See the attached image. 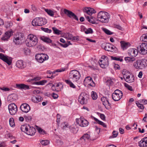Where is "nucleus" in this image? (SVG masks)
<instances>
[{"mask_svg": "<svg viewBox=\"0 0 147 147\" xmlns=\"http://www.w3.org/2000/svg\"><path fill=\"white\" fill-rule=\"evenodd\" d=\"M110 18V14L107 12L103 11H100L97 14L98 20L103 23H107Z\"/></svg>", "mask_w": 147, "mask_h": 147, "instance_id": "1", "label": "nucleus"}, {"mask_svg": "<svg viewBox=\"0 0 147 147\" xmlns=\"http://www.w3.org/2000/svg\"><path fill=\"white\" fill-rule=\"evenodd\" d=\"M133 66L136 69H142L147 66V61L145 59H138L134 62Z\"/></svg>", "mask_w": 147, "mask_h": 147, "instance_id": "2", "label": "nucleus"}, {"mask_svg": "<svg viewBox=\"0 0 147 147\" xmlns=\"http://www.w3.org/2000/svg\"><path fill=\"white\" fill-rule=\"evenodd\" d=\"M38 38L37 36L32 34L28 36L27 40L26 41V44L28 47H32L35 46L38 43Z\"/></svg>", "mask_w": 147, "mask_h": 147, "instance_id": "3", "label": "nucleus"}, {"mask_svg": "<svg viewBox=\"0 0 147 147\" xmlns=\"http://www.w3.org/2000/svg\"><path fill=\"white\" fill-rule=\"evenodd\" d=\"M47 23V20L45 18H36L32 21V24L33 26H42Z\"/></svg>", "mask_w": 147, "mask_h": 147, "instance_id": "4", "label": "nucleus"}, {"mask_svg": "<svg viewBox=\"0 0 147 147\" xmlns=\"http://www.w3.org/2000/svg\"><path fill=\"white\" fill-rule=\"evenodd\" d=\"M89 95L85 92H82L79 96L78 100L82 105L86 104L89 99Z\"/></svg>", "mask_w": 147, "mask_h": 147, "instance_id": "5", "label": "nucleus"}, {"mask_svg": "<svg viewBox=\"0 0 147 147\" xmlns=\"http://www.w3.org/2000/svg\"><path fill=\"white\" fill-rule=\"evenodd\" d=\"M98 63L101 67L103 68H106L109 65L108 57L105 56H102L101 59L99 60Z\"/></svg>", "mask_w": 147, "mask_h": 147, "instance_id": "6", "label": "nucleus"}, {"mask_svg": "<svg viewBox=\"0 0 147 147\" xmlns=\"http://www.w3.org/2000/svg\"><path fill=\"white\" fill-rule=\"evenodd\" d=\"M123 95L122 92L118 89H117L112 94V97L114 101H118L122 98Z\"/></svg>", "mask_w": 147, "mask_h": 147, "instance_id": "7", "label": "nucleus"}, {"mask_svg": "<svg viewBox=\"0 0 147 147\" xmlns=\"http://www.w3.org/2000/svg\"><path fill=\"white\" fill-rule=\"evenodd\" d=\"M35 58L38 62L42 63L44 61L48 59L49 56L45 54H38L36 55Z\"/></svg>", "mask_w": 147, "mask_h": 147, "instance_id": "8", "label": "nucleus"}, {"mask_svg": "<svg viewBox=\"0 0 147 147\" xmlns=\"http://www.w3.org/2000/svg\"><path fill=\"white\" fill-rule=\"evenodd\" d=\"M139 52L142 55L147 53V43H143L141 45L137 47Z\"/></svg>", "mask_w": 147, "mask_h": 147, "instance_id": "9", "label": "nucleus"}, {"mask_svg": "<svg viewBox=\"0 0 147 147\" xmlns=\"http://www.w3.org/2000/svg\"><path fill=\"white\" fill-rule=\"evenodd\" d=\"M8 110L10 114L11 115H15L18 110L17 107L14 103H11L8 105Z\"/></svg>", "mask_w": 147, "mask_h": 147, "instance_id": "10", "label": "nucleus"}, {"mask_svg": "<svg viewBox=\"0 0 147 147\" xmlns=\"http://www.w3.org/2000/svg\"><path fill=\"white\" fill-rule=\"evenodd\" d=\"M20 109L23 112L25 113H28L30 110V106L26 103L22 104L20 107Z\"/></svg>", "mask_w": 147, "mask_h": 147, "instance_id": "11", "label": "nucleus"}, {"mask_svg": "<svg viewBox=\"0 0 147 147\" xmlns=\"http://www.w3.org/2000/svg\"><path fill=\"white\" fill-rule=\"evenodd\" d=\"M104 49L106 51L112 52H115L116 51L115 49H117L115 46L109 43L106 44Z\"/></svg>", "mask_w": 147, "mask_h": 147, "instance_id": "12", "label": "nucleus"}, {"mask_svg": "<svg viewBox=\"0 0 147 147\" xmlns=\"http://www.w3.org/2000/svg\"><path fill=\"white\" fill-rule=\"evenodd\" d=\"M16 88L18 89L25 90L30 89L29 86L24 84H16Z\"/></svg>", "mask_w": 147, "mask_h": 147, "instance_id": "13", "label": "nucleus"}, {"mask_svg": "<svg viewBox=\"0 0 147 147\" xmlns=\"http://www.w3.org/2000/svg\"><path fill=\"white\" fill-rule=\"evenodd\" d=\"M83 12L91 16L92 13H96V11L93 8L90 7H86L83 9Z\"/></svg>", "mask_w": 147, "mask_h": 147, "instance_id": "14", "label": "nucleus"}, {"mask_svg": "<svg viewBox=\"0 0 147 147\" xmlns=\"http://www.w3.org/2000/svg\"><path fill=\"white\" fill-rule=\"evenodd\" d=\"M139 146L140 147H146L147 146V137L142 138L139 142Z\"/></svg>", "mask_w": 147, "mask_h": 147, "instance_id": "15", "label": "nucleus"}, {"mask_svg": "<svg viewBox=\"0 0 147 147\" xmlns=\"http://www.w3.org/2000/svg\"><path fill=\"white\" fill-rule=\"evenodd\" d=\"M22 36L20 35L18 36H16L14 37L13 39V42L16 44L18 45L21 43L22 40Z\"/></svg>", "mask_w": 147, "mask_h": 147, "instance_id": "16", "label": "nucleus"}, {"mask_svg": "<svg viewBox=\"0 0 147 147\" xmlns=\"http://www.w3.org/2000/svg\"><path fill=\"white\" fill-rule=\"evenodd\" d=\"M36 130L33 127L29 125L28 129L27 130L26 134L28 135L32 136L34 134Z\"/></svg>", "mask_w": 147, "mask_h": 147, "instance_id": "17", "label": "nucleus"}, {"mask_svg": "<svg viewBox=\"0 0 147 147\" xmlns=\"http://www.w3.org/2000/svg\"><path fill=\"white\" fill-rule=\"evenodd\" d=\"M12 34L13 32L12 31L6 32L4 35L1 38L2 40L4 41L7 40L9 38L10 36L12 35Z\"/></svg>", "mask_w": 147, "mask_h": 147, "instance_id": "18", "label": "nucleus"}, {"mask_svg": "<svg viewBox=\"0 0 147 147\" xmlns=\"http://www.w3.org/2000/svg\"><path fill=\"white\" fill-rule=\"evenodd\" d=\"M16 66L19 68L22 69L25 67V63L22 60H18L16 63Z\"/></svg>", "mask_w": 147, "mask_h": 147, "instance_id": "19", "label": "nucleus"}, {"mask_svg": "<svg viewBox=\"0 0 147 147\" xmlns=\"http://www.w3.org/2000/svg\"><path fill=\"white\" fill-rule=\"evenodd\" d=\"M42 100V98L39 95H36V96H33L32 98V101L35 103H38L41 101Z\"/></svg>", "mask_w": 147, "mask_h": 147, "instance_id": "20", "label": "nucleus"}, {"mask_svg": "<svg viewBox=\"0 0 147 147\" xmlns=\"http://www.w3.org/2000/svg\"><path fill=\"white\" fill-rule=\"evenodd\" d=\"M65 70V69L64 68H61L60 69H57L54 71L52 72V75L51 77H50V78L51 79L54 78L57 74H56V75H55L56 72H61L62 71H64Z\"/></svg>", "mask_w": 147, "mask_h": 147, "instance_id": "21", "label": "nucleus"}, {"mask_svg": "<svg viewBox=\"0 0 147 147\" xmlns=\"http://www.w3.org/2000/svg\"><path fill=\"white\" fill-rule=\"evenodd\" d=\"M128 53L129 56L135 57L137 55L138 52L137 50L132 49L129 50Z\"/></svg>", "mask_w": 147, "mask_h": 147, "instance_id": "22", "label": "nucleus"}, {"mask_svg": "<svg viewBox=\"0 0 147 147\" xmlns=\"http://www.w3.org/2000/svg\"><path fill=\"white\" fill-rule=\"evenodd\" d=\"M80 123L79 125L82 127H85L87 126L88 124V122L86 119H80Z\"/></svg>", "mask_w": 147, "mask_h": 147, "instance_id": "23", "label": "nucleus"}, {"mask_svg": "<svg viewBox=\"0 0 147 147\" xmlns=\"http://www.w3.org/2000/svg\"><path fill=\"white\" fill-rule=\"evenodd\" d=\"M120 43L121 48L123 50L126 49L130 46V44L129 43L125 42L123 41H121Z\"/></svg>", "mask_w": 147, "mask_h": 147, "instance_id": "24", "label": "nucleus"}, {"mask_svg": "<svg viewBox=\"0 0 147 147\" xmlns=\"http://www.w3.org/2000/svg\"><path fill=\"white\" fill-rule=\"evenodd\" d=\"M101 100L102 102L103 105L105 106V107H106V105H107V103L108 104L109 106L111 107V104L109 102V100L107 98L103 97L101 98Z\"/></svg>", "mask_w": 147, "mask_h": 147, "instance_id": "25", "label": "nucleus"}, {"mask_svg": "<svg viewBox=\"0 0 147 147\" xmlns=\"http://www.w3.org/2000/svg\"><path fill=\"white\" fill-rule=\"evenodd\" d=\"M123 78L125 79V81L127 82H133L134 80V78L132 77L131 78H130V76H127L125 74L123 75Z\"/></svg>", "mask_w": 147, "mask_h": 147, "instance_id": "26", "label": "nucleus"}, {"mask_svg": "<svg viewBox=\"0 0 147 147\" xmlns=\"http://www.w3.org/2000/svg\"><path fill=\"white\" fill-rule=\"evenodd\" d=\"M86 20L90 23L92 24H95L96 23V22L95 21V18L92 17H90L88 16H86Z\"/></svg>", "mask_w": 147, "mask_h": 147, "instance_id": "27", "label": "nucleus"}, {"mask_svg": "<svg viewBox=\"0 0 147 147\" xmlns=\"http://www.w3.org/2000/svg\"><path fill=\"white\" fill-rule=\"evenodd\" d=\"M74 80L76 82L80 78V75L79 72L76 70L74 69Z\"/></svg>", "mask_w": 147, "mask_h": 147, "instance_id": "28", "label": "nucleus"}, {"mask_svg": "<svg viewBox=\"0 0 147 147\" xmlns=\"http://www.w3.org/2000/svg\"><path fill=\"white\" fill-rule=\"evenodd\" d=\"M29 125L28 124L22 125L21 127V131L26 134L27 130L29 129Z\"/></svg>", "mask_w": 147, "mask_h": 147, "instance_id": "29", "label": "nucleus"}, {"mask_svg": "<svg viewBox=\"0 0 147 147\" xmlns=\"http://www.w3.org/2000/svg\"><path fill=\"white\" fill-rule=\"evenodd\" d=\"M63 12L65 14L67 15V16L70 18L74 17V13L67 9H64L63 10Z\"/></svg>", "mask_w": 147, "mask_h": 147, "instance_id": "30", "label": "nucleus"}, {"mask_svg": "<svg viewBox=\"0 0 147 147\" xmlns=\"http://www.w3.org/2000/svg\"><path fill=\"white\" fill-rule=\"evenodd\" d=\"M60 41L61 42L63 43H61L59 42H58V43L63 47L65 48L66 47H68L69 45L67 43L65 42V41L62 38H61L60 39Z\"/></svg>", "mask_w": 147, "mask_h": 147, "instance_id": "31", "label": "nucleus"}, {"mask_svg": "<svg viewBox=\"0 0 147 147\" xmlns=\"http://www.w3.org/2000/svg\"><path fill=\"white\" fill-rule=\"evenodd\" d=\"M40 39L43 41L47 43H51L52 40L49 38L45 36H42L40 37Z\"/></svg>", "mask_w": 147, "mask_h": 147, "instance_id": "32", "label": "nucleus"}, {"mask_svg": "<svg viewBox=\"0 0 147 147\" xmlns=\"http://www.w3.org/2000/svg\"><path fill=\"white\" fill-rule=\"evenodd\" d=\"M124 59L127 62L130 63H132L136 60L135 58L133 57H125Z\"/></svg>", "mask_w": 147, "mask_h": 147, "instance_id": "33", "label": "nucleus"}, {"mask_svg": "<svg viewBox=\"0 0 147 147\" xmlns=\"http://www.w3.org/2000/svg\"><path fill=\"white\" fill-rule=\"evenodd\" d=\"M47 82V81L44 80L38 82H35L33 84L37 85H43Z\"/></svg>", "mask_w": 147, "mask_h": 147, "instance_id": "34", "label": "nucleus"}, {"mask_svg": "<svg viewBox=\"0 0 147 147\" xmlns=\"http://www.w3.org/2000/svg\"><path fill=\"white\" fill-rule=\"evenodd\" d=\"M52 28L53 31V33L55 34L59 35L62 33L61 31L59 30L55 27H53Z\"/></svg>", "mask_w": 147, "mask_h": 147, "instance_id": "35", "label": "nucleus"}, {"mask_svg": "<svg viewBox=\"0 0 147 147\" xmlns=\"http://www.w3.org/2000/svg\"><path fill=\"white\" fill-rule=\"evenodd\" d=\"M45 11L49 16H53L54 15V12L52 10L47 9H45Z\"/></svg>", "mask_w": 147, "mask_h": 147, "instance_id": "36", "label": "nucleus"}, {"mask_svg": "<svg viewBox=\"0 0 147 147\" xmlns=\"http://www.w3.org/2000/svg\"><path fill=\"white\" fill-rule=\"evenodd\" d=\"M92 78L88 76L86 78L84 81V83L85 84H88V83H89L91 82L92 80Z\"/></svg>", "mask_w": 147, "mask_h": 147, "instance_id": "37", "label": "nucleus"}, {"mask_svg": "<svg viewBox=\"0 0 147 147\" xmlns=\"http://www.w3.org/2000/svg\"><path fill=\"white\" fill-rule=\"evenodd\" d=\"M90 135L87 134H85L83 135L82 137L80 138V140L83 139L84 140H88L90 138Z\"/></svg>", "mask_w": 147, "mask_h": 147, "instance_id": "38", "label": "nucleus"}, {"mask_svg": "<svg viewBox=\"0 0 147 147\" xmlns=\"http://www.w3.org/2000/svg\"><path fill=\"white\" fill-rule=\"evenodd\" d=\"M136 103L137 106L138 107V108L141 109L142 111L144 109V107L143 105L141 104H140L139 102L136 101Z\"/></svg>", "mask_w": 147, "mask_h": 147, "instance_id": "39", "label": "nucleus"}, {"mask_svg": "<svg viewBox=\"0 0 147 147\" xmlns=\"http://www.w3.org/2000/svg\"><path fill=\"white\" fill-rule=\"evenodd\" d=\"M140 39L142 41L147 42V36L145 34H143L141 37Z\"/></svg>", "mask_w": 147, "mask_h": 147, "instance_id": "40", "label": "nucleus"}, {"mask_svg": "<svg viewBox=\"0 0 147 147\" xmlns=\"http://www.w3.org/2000/svg\"><path fill=\"white\" fill-rule=\"evenodd\" d=\"M111 59L116 61H120V62H122L123 59L121 57H114L113 56L111 57Z\"/></svg>", "mask_w": 147, "mask_h": 147, "instance_id": "41", "label": "nucleus"}, {"mask_svg": "<svg viewBox=\"0 0 147 147\" xmlns=\"http://www.w3.org/2000/svg\"><path fill=\"white\" fill-rule=\"evenodd\" d=\"M3 61L9 65L11 64L12 62V60L10 59H8L7 56Z\"/></svg>", "mask_w": 147, "mask_h": 147, "instance_id": "42", "label": "nucleus"}, {"mask_svg": "<svg viewBox=\"0 0 147 147\" xmlns=\"http://www.w3.org/2000/svg\"><path fill=\"white\" fill-rule=\"evenodd\" d=\"M41 30L47 33H51L52 32V30L47 28H44L43 27L41 28Z\"/></svg>", "mask_w": 147, "mask_h": 147, "instance_id": "43", "label": "nucleus"}, {"mask_svg": "<svg viewBox=\"0 0 147 147\" xmlns=\"http://www.w3.org/2000/svg\"><path fill=\"white\" fill-rule=\"evenodd\" d=\"M112 134L113 135L109 137V138H114L117 137L118 134V132L117 131H114Z\"/></svg>", "mask_w": 147, "mask_h": 147, "instance_id": "44", "label": "nucleus"}, {"mask_svg": "<svg viewBox=\"0 0 147 147\" xmlns=\"http://www.w3.org/2000/svg\"><path fill=\"white\" fill-rule=\"evenodd\" d=\"M91 97L93 99L96 100L97 98V95L96 93L93 91H92L91 92Z\"/></svg>", "mask_w": 147, "mask_h": 147, "instance_id": "45", "label": "nucleus"}, {"mask_svg": "<svg viewBox=\"0 0 147 147\" xmlns=\"http://www.w3.org/2000/svg\"><path fill=\"white\" fill-rule=\"evenodd\" d=\"M40 143L42 145L46 146L49 143V140H42L40 141Z\"/></svg>", "mask_w": 147, "mask_h": 147, "instance_id": "46", "label": "nucleus"}, {"mask_svg": "<svg viewBox=\"0 0 147 147\" xmlns=\"http://www.w3.org/2000/svg\"><path fill=\"white\" fill-rule=\"evenodd\" d=\"M12 25L13 23L12 22L7 21L5 22V25L6 28H8L12 26Z\"/></svg>", "mask_w": 147, "mask_h": 147, "instance_id": "47", "label": "nucleus"}, {"mask_svg": "<svg viewBox=\"0 0 147 147\" xmlns=\"http://www.w3.org/2000/svg\"><path fill=\"white\" fill-rule=\"evenodd\" d=\"M106 83L107 84L109 85H112L113 83V79L111 78H109L106 81Z\"/></svg>", "mask_w": 147, "mask_h": 147, "instance_id": "48", "label": "nucleus"}, {"mask_svg": "<svg viewBox=\"0 0 147 147\" xmlns=\"http://www.w3.org/2000/svg\"><path fill=\"white\" fill-rule=\"evenodd\" d=\"M14 119L13 118H10L9 120V123L10 125L12 127H13L15 126Z\"/></svg>", "mask_w": 147, "mask_h": 147, "instance_id": "49", "label": "nucleus"}, {"mask_svg": "<svg viewBox=\"0 0 147 147\" xmlns=\"http://www.w3.org/2000/svg\"><path fill=\"white\" fill-rule=\"evenodd\" d=\"M103 30L107 34L110 35L113 34L112 32L106 28H103Z\"/></svg>", "mask_w": 147, "mask_h": 147, "instance_id": "50", "label": "nucleus"}, {"mask_svg": "<svg viewBox=\"0 0 147 147\" xmlns=\"http://www.w3.org/2000/svg\"><path fill=\"white\" fill-rule=\"evenodd\" d=\"M93 32V31L92 28H88V29H86V30L85 32V34H92Z\"/></svg>", "mask_w": 147, "mask_h": 147, "instance_id": "51", "label": "nucleus"}, {"mask_svg": "<svg viewBox=\"0 0 147 147\" xmlns=\"http://www.w3.org/2000/svg\"><path fill=\"white\" fill-rule=\"evenodd\" d=\"M65 82L67 84L69 85L70 87L74 88V84L70 80H65Z\"/></svg>", "mask_w": 147, "mask_h": 147, "instance_id": "52", "label": "nucleus"}, {"mask_svg": "<svg viewBox=\"0 0 147 147\" xmlns=\"http://www.w3.org/2000/svg\"><path fill=\"white\" fill-rule=\"evenodd\" d=\"M13 97V94H11V95L8 96L7 97V100L10 101V102H12L14 100Z\"/></svg>", "mask_w": 147, "mask_h": 147, "instance_id": "53", "label": "nucleus"}, {"mask_svg": "<svg viewBox=\"0 0 147 147\" xmlns=\"http://www.w3.org/2000/svg\"><path fill=\"white\" fill-rule=\"evenodd\" d=\"M41 78L40 77H36L34 78L33 79H29L28 81L31 82L34 81V80H35V81H38Z\"/></svg>", "mask_w": 147, "mask_h": 147, "instance_id": "54", "label": "nucleus"}, {"mask_svg": "<svg viewBox=\"0 0 147 147\" xmlns=\"http://www.w3.org/2000/svg\"><path fill=\"white\" fill-rule=\"evenodd\" d=\"M36 129L40 134H44V133L45 132V131L39 127L37 126L36 127Z\"/></svg>", "mask_w": 147, "mask_h": 147, "instance_id": "55", "label": "nucleus"}, {"mask_svg": "<svg viewBox=\"0 0 147 147\" xmlns=\"http://www.w3.org/2000/svg\"><path fill=\"white\" fill-rule=\"evenodd\" d=\"M114 27L116 28H117L120 30H122L123 28L119 25L115 24L114 25Z\"/></svg>", "mask_w": 147, "mask_h": 147, "instance_id": "56", "label": "nucleus"}, {"mask_svg": "<svg viewBox=\"0 0 147 147\" xmlns=\"http://www.w3.org/2000/svg\"><path fill=\"white\" fill-rule=\"evenodd\" d=\"M91 82H90L89 83H88V84L92 87H95V84L94 82L92 80Z\"/></svg>", "mask_w": 147, "mask_h": 147, "instance_id": "57", "label": "nucleus"}, {"mask_svg": "<svg viewBox=\"0 0 147 147\" xmlns=\"http://www.w3.org/2000/svg\"><path fill=\"white\" fill-rule=\"evenodd\" d=\"M125 86L126 87L127 89L129 90L130 91H132L133 90V89H132V87L129 85H128V84H125Z\"/></svg>", "mask_w": 147, "mask_h": 147, "instance_id": "58", "label": "nucleus"}, {"mask_svg": "<svg viewBox=\"0 0 147 147\" xmlns=\"http://www.w3.org/2000/svg\"><path fill=\"white\" fill-rule=\"evenodd\" d=\"M0 89L2 90H3L4 91L6 92L9 91L10 90L9 88H5L3 87L2 88H0Z\"/></svg>", "mask_w": 147, "mask_h": 147, "instance_id": "59", "label": "nucleus"}, {"mask_svg": "<svg viewBox=\"0 0 147 147\" xmlns=\"http://www.w3.org/2000/svg\"><path fill=\"white\" fill-rule=\"evenodd\" d=\"M6 57V56H5L3 54L0 53V59H1L3 61L4 60Z\"/></svg>", "mask_w": 147, "mask_h": 147, "instance_id": "60", "label": "nucleus"}, {"mask_svg": "<svg viewBox=\"0 0 147 147\" xmlns=\"http://www.w3.org/2000/svg\"><path fill=\"white\" fill-rule=\"evenodd\" d=\"M94 120L98 124L101 125V124H102V122L98 120L97 118L94 117Z\"/></svg>", "mask_w": 147, "mask_h": 147, "instance_id": "61", "label": "nucleus"}, {"mask_svg": "<svg viewBox=\"0 0 147 147\" xmlns=\"http://www.w3.org/2000/svg\"><path fill=\"white\" fill-rule=\"evenodd\" d=\"M7 145L5 142H2L0 143V147H6Z\"/></svg>", "mask_w": 147, "mask_h": 147, "instance_id": "62", "label": "nucleus"}, {"mask_svg": "<svg viewBox=\"0 0 147 147\" xmlns=\"http://www.w3.org/2000/svg\"><path fill=\"white\" fill-rule=\"evenodd\" d=\"M52 96L53 98L56 99L58 97V95L57 94L53 93H52Z\"/></svg>", "mask_w": 147, "mask_h": 147, "instance_id": "63", "label": "nucleus"}, {"mask_svg": "<svg viewBox=\"0 0 147 147\" xmlns=\"http://www.w3.org/2000/svg\"><path fill=\"white\" fill-rule=\"evenodd\" d=\"M12 135L11 134L8 133L5 135V137L7 138H10L12 137Z\"/></svg>", "mask_w": 147, "mask_h": 147, "instance_id": "64", "label": "nucleus"}]
</instances>
